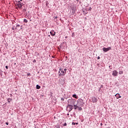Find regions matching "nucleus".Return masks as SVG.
I'll use <instances>...</instances> for the list:
<instances>
[{"mask_svg": "<svg viewBox=\"0 0 128 128\" xmlns=\"http://www.w3.org/2000/svg\"><path fill=\"white\" fill-rule=\"evenodd\" d=\"M66 74V72L62 70V69L60 68V71L58 72V76H64Z\"/></svg>", "mask_w": 128, "mask_h": 128, "instance_id": "1", "label": "nucleus"}, {"mask_svg": "<svg viewBox=\"0 0 128 128\" xmlns=\"http://www.w3.org/2000/svg\"><path fill=\"white\" fill-rule=\"evenodd\" d=\"M74 104V99H69L68 102V105Z\"/></svg>", "mask_w": 128, "mask_h": 128, "instance_id": "2", "label": "nucleus"}, {"mask_svg": "<svg viewBox=\"0 0 128 128\" xmlns=\"http://www.w3.org/2000/svg\"><path fill=\"white\" fill-rule=\"evenodd\" d=\"M102 50L105 52H108V50H112V47H108V48H104Z\"/></svg>", "mask_w": 128, "mask_h": 128, "instance_id": "3", "label": "nucleus"}, {"mask_svg": "<svg viewBox=\"0 0 128 128\" xmlns=\"http://www.w3.org/2000/svg\"><path fill=\"white\" fill-rule=\"evenodd\" d=\"M118 72L116 71V70H114L112 72V75L114 76H118Z\"/></svg>", "mask_w": 128, "mask_h": 128, "instance_id": "4", "label": "nucleus"}, {"mask_svg": "<svg viewBox=\"0 0 128 128\" xmlns=\"http://www.w3.org/2000/svg\"><path fill=\"white\" fill-rule=\"evenodd\" d=\"M66 108H69V112H72V109L74 108V106L72 105H68Z\"/></svg>", "mask_w": 128, "mask_h": 128, "instance_id": "5", "label": "nucleus"}, {"mask_svg": "<svg viewBox=\"0 0 128 128\" xmlns=\"http://www.w3.org/2000/svg\"><path fill=\"white\" fill-rule=\"evenodd\" d=\"M50 34L51 36H56V32L54 30H52L50 32Z\"/></svg>", "mask_w": 128, "mask_h": 128, "instance_id": "6", "label": "nucleus"}, {"mask_svg": "<svg viewBox=\"0 0 128 128\" xmlns=\"http://www.w3.org/2000/svg\"><path fill=\"white\" fill-rule=\"evenodd\" d=\"M92 102H98V98H93L92 100Z\"/></svg>", "mask_w": 128, "mask_h": 128, "instance_id": "7", "label": "nucleus"}, {"mask_svg": "<svg viewBox=\"0 0 128 128\" xmlns=\"http://www.w3.org/2000/svg\"><path fill=\"white\" fill-rule=\"evenodd\" d=\"M115 96L116 97V98L117 99H118L120 98H122V96H120V94H116V95H115Z\"/></svg>", "mask_w": 128, "mask_h": 128, "instance_id": "8", "label": "nucleus"}, {"mask_svg": "<svg viewBox=\"0 0 128 128\" xmlns=\"http://www.w3.org/2000/svg\"><path fill=\"white\" fill-rule=\"evenodd\" d=\"M17 6H18V8H22V5L20 4H18Z\"/></svg>", "mask_w": 128, "mask_h": 128, "instance_id": "9", "label": "nucleus"}, {"mask_svg": "<svg viewBox=\"0 0 128 128\" xmlns=\"http://www.w3.org/2000/svg\"><path fill=\"white\" fill-rule=\"evenodd\" d=\"M74 110H76V108H78V106H76V104H74Z\"/></svg>", "mask_w": 128, "mask_h": 128, "instance_id": "10", "label": "nucleus"}, {"mask_svg": "<svg viewBox=\"0 0 128 128\" xmlns=\"http://www.w3.org/2000/svg\"><path fill=\"white\" fill-rule=\"evenodd\" d=\"M36 88L37 90H40V86H38V85H36Z\"/></svg>", "mask_w": 128, "mask_h": 128, "instance_id": "11", "label": "nucleus"}, {"mask_svg": "<svg viewBox=\"0 0 128 128\" xmlns=\"http://www.w3.org/2000/svg\"><path fill=\"white\" fill-rule=\"evenodd\" d=\"M73 98H78V96H76V94H74L72 95Z\"/></svg>", "mask_w": 128, "mask_h": 128, "instance_id": "12", "label": "nucleus"}, {"mask_svg": "<svg viewBox=\"0 0 128 128\" xmlns=\"http://www.w3.org/2000/svg\"><path fill=\"white\" fill-rule=\"evenodd\" d=\"M19 26H20V24H17L16 26V29L20 30V28H18Z\"/></svg>", "mask_w": 128, "mask_h": 128, "instance_id": "13", "label": "nucleus"}, {"mask_svg": "<svg viewBox=\"0 0 128 128\" xmlns=\"http://www.w3.org/2000/svg\"><path fill=\"white\" fill-rule=\"evenodd\" d=\"M119 74H124V72L123 71H120L118 72Z\"/></svg>", "mask_w": 128, "mask_h": 128, "instance_id": "14", "label": "nucleus"}, {"mask_svg": "<svg viewBox=\"0 0 128 128\" xmlns=\"http://www.w3.org/2000/svg\"><path fill=\"white\" fill-rule=\"evenodd\" d=\"M72 124H73L74 126L76 125V124H78V123H75L74 122H72Z\"/></svg>", "mask_w": 128, "mask_h": 128, "instance_id": "15", "label": "nucleus"}, {"mask_svg": "<svg viewBox=\"0 0 128 128\" xmlns=\"http://www.w3.org/2000/svg\"><path fill=\"white\" fill-rule=\"evenodd\" d=\"M24 22H28V20L26 19H24Z\"/></svg>", "mask_w": 128, "mask_h": 128, "instance_id": "16", "label": "nucleus"}, {"mask_svg": "<svg viewBox=\"0 0 128 128\" xmlns=\"http://www.w3.org/2000/svg\"><path fill=\"white\" fill-rule=\"evenodd\" d=\"M78 110H82V108L81 107L78 108Z\"/></svg>", "mask_w": 128, "mask_h": 128, "instance_id": "17", "label": "nucleus"}, {"mask_svg": "<svg viewBox=\"0 0 128 128\" xmlns=\"http://www.w3.org/2000/svg\"><path fill=\"white\" fill-rule=\"evenodd\" d=\"M56 128H60V126L58 125H57V126H56Z\"/></svg>", "mask_w": 128, "mask_h": 128, "instance_id": "18", "label": "nucleus"}, {"mask_svg": "<svg viewBox=\"0 0 128 128\" xmlns=\"http://www.w3.org/2000/svg\"><path fill=\"white\" fill-rule=\"evenodd\" d=\"M72 38H74V33H72Z\"/></svg>", "mask_w": 128, "mask_h": 128, "instance_id": "19", "label": "nucleus"}, {"mask_svg": "<svg viewBox=\"0 0 128 128\" xmlns=\"http://www.w3.org/2000/svg\"><path fill=\"white\" fill-rule=\"evenodd\" d=\"M66 70H68V69L66 68L64 69V72H65L66 73Z\"/></svg>", "mask_w": 128, "mask_h": 128, "instance_id": "20", "label": "nucleus"}, {"mask_svg": "<svg viewBox=\"0 0 128 128\" xmlns=\"http://www.w3.org/2000/svg\"><path fill=\"white\" fill-rule=\"evenodd\" d=\"M8 102H10V98H8Z\"/></svg>", "mask_w": 128, "mask_h": 128, "instance_id": "21", "label": "nucleus"}, {"mask_svg": "<svg viewBox=\"0 0 128 128\" xmlns=\"http://www.w3.org/2000/svg\"><path fill=\"white\" fill-rule=\"evenodd\" d=\"M64 126H66V123H64Z\"/></svg>", "mask_w": 128, "mask_h": 128, "instance_id": "22", "label": "nucleus"}, {"mask_svg": "<svg viewBox=\"0 0 128 128\" xmlns=\"http://www.w3.org/2000/svg\"><path fill=\"white\" fill-rule=\"evenodd\" d=\"M18 4H22V2H20V1H18Z\"/></svg>", "mask_w": 128, "mask_h": 128, "instance_id": "23", "label": "nucleus"}, {"mask_svg": "<svg viewBox=\"0 0 128 128\" xmlns=\"http://www.w3.org/2000/svg\"><path fill=\"white\" fill-rule=\"evenodd\" d=\"M36 62V60H34L33 62Z\"/></svg>", "mask_w": 128, "mask_h": 128, "instance_id": "24", "label": "nucleus"}, {"mask_svg": "<svg viewBox=\"0 0 128 128\" xmlns=\"http://www.w3.org/2000/svg\"><path fill=\"white\" fill-rule=\"evenodd\" d=\"M6 70H8V66H6Z\"/></svg>", "mask_w": 128, "mask_h": 128, "instance_id": "25", "label": "nucleus"}, {"mask_svg": "<svg viewBox=\"0 0 128 128\" xmlns=\"http://www.w3.org/2000/svg\"><path fill=\"white\" fill-rule=\"evenodd\" d=\"M6 124L7 125V126H8V122H6Z\"/></svg>", "mask_w": 128, "mask_h": 128, "instance_id": "26", "label": "nucleus"}, {"mask_svg": "<svg viewBox=\"0 0 128 128\" xmlns=\"http://www.w3.org/2000/svg\"><path fill=\"white\" fill-rule=\"evenodd\" d=\"M89 10H92V8H91V7H90V8H89Z\"/></svg>", "mask_w": 128, "mask_h": 128, "instance_id": "27", "label": "nucleus"}, {"mask_svg": "<svg viewBox=\"0 0 128 128\" xmlns=\"http://www.w3.org/2000/svg\"><path fill=\"white\" fill-rule=\"evenodd\" d=\"M100 57L98 56V60H100Z\"/></svg>", "mask_w": 128, "mask_h": 128, "instance_id": "28", "label": "nucleus"}, {"mask_svg": "<svg viewBox=\"0 0 128 128\" xmlns=\"http://www.w3.org/2000/svg\"><path fill=\"white\" fill-rule=\"evenodd\" d=\"M61 100H64L63 98H62Z\"/></svg>", "mask_w": 128, "mask_h": 128, "instance_id": "29", "label": "nucleus"}, {"mask_svg": "<svg viewBox=\"0 0 128 128\" xmlns=\"http://www.w3.org/2000/svg\"><path fill=\"white\" fill-rule=\"evenodd\" d=\"M28 76H30V74L28 73Z\"/></svg>", "mask_w": 128, "mask_h": 128, "instance_id": "30", "label": "nucleus"}, {"mask_svg": "<svg viewBox=\"0 0 128 128\" xmlns=\"http://www.w3.org/2000/svg\"><path fill=\"white\" fill-rule=\"evenodd\" d=\"M100 125H101V126H102V123H101V124H100Z\"/></svg>", "mask_w": 128, "mask_h": 128, "instance_id": "31", "label": "nucleus"}, {"mask_svg": "<svg viewBox=\"0 0 128 128\" xmlns=\"http://www.w3.org/2000/svg\"><path fill=\"white\" fill-rule=\"evenodd\" d=\"M12 30H14V28H12Z\"/></svg>", "mask_w": 128, "mask_h": 128, "instance_id": "32", "label": "nucleus"}, {"mask_svg": "<svg viewBox=\"0 0 128 128\" xmlns=\"http://www.w3.org/2000/svg\"><path fill=\"white\" fill-rule=\"evenodd\" d=\"M20 2H22V0H20Z\"/></svg>", "mask_w": 128, "mask_h": 128, "instance_id": "33", "label": "nucleus"}]
</instances>
